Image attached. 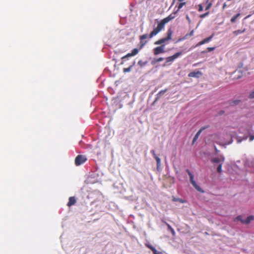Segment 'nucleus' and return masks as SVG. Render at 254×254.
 <instances>
[{
    "label": "nucleus",
    "mask_w": 254,
    "mask_h": 254,
    "mask_svg": "<svg viewBox=\"0 0 254 254\" xmlns=\"http://www.w3.org/2000/svg\"><path fill=\"white\" fill-rule=\"evenodd\" d=\"M174 18L172 15H169L168 17L162 19L158 24L157 27L153 29L149 35V38H152L153 36L156 35L160 31H161L164 27L165 24Z\"/></svg>",
    "instance_id": "1"
},
{
    "label": "nucleus",
    "mask_w": 254,
    "mask_h": 254,
    "mask_svg": "<svg viewBox=\"0 0 254 254\" xmlns=\"http://www.w3.org/2000/svg\"><path fill=\"white\" fill-rule=\"evenodd\" d=\"M186 171L189 175L190 182L194 188L199 192H204L203 190L197 185L195 181L194 180L193 174L188 169H187Z\"/></svg>",
    "instance_id": "2"
},
{
    "label": "nucleus",
    "mask_w": 254,
    "mask_h": 254,
    "mask_svg": "<svg viewBox=\"0 0 254 254\" xmlns=\"http://www.w3.org/2000/svg\"><path fill=\"white\" fill-rule=\"evenodd\" d=\"M173 32L171 29H169L168 30L167 34V36L166 37L162 38L158 41H156L154 44L155 45H161L163 44L164 43L166 42V41H168L171 39L172 35Z\"/></svg>",
    "instance_id": "3"
},
{
    "label": "nucleus",
    "mask_w": 254,
    "mask_h": 254,
    "mask_svg": "<svg viewBox=\"0 0 254 254\" xmlns=\"http://www.w3.org/2000/svg\"><path fill=\"white\" fill-rule=\"evenodd\" d=\"M87 159L85 155H78L75 158L74 163L76 166H79L87 161Z\"/></svg>",
    "instance_id": "4"
},
{
    "label": "nucleus",
    "mask_w": 254,
    "mask_h": 254,
    "mask_svg": "<svg viewBox=\"0 0 254 254\" xmlns=\"http://www.w3.org/2000/svg\"><path fill=\"white\" fill-rule=\"evenodd\" d=\"M165 45H162L160 46L157 47L153 49V54L154 55H157L161 53H165Z\"/></svg>",
    "instance_id": "5"
},
{
    "label": "nucleus",
    "mask_w": 254,
    "mask_h": 254,
    "mask_svg": "<svg viewBox=\"0 0 254 254\" xmlns=\"http://www.w3.org/2000/svg\"><path fill=\"white\" fill-rule=\"evenodd\" d=\"M182 52H177L172 56L168 57L166 59V63H171L173 62L176 59L178 58L179 56L182 55Z\"/></svg>",
    "instance_id": "6"
},
{
    "label": "nucleus",
    "mask_w": 254,
    "mask_h": 254,
    "mask_svg": "<svg viewBox=\"0 0 254 254\" xmlns=\"http://www.w3.org/2000/svg\"><path fill=\"white\" fill-rule=\"evenodd\" d=\"M151 153L153 155L154 158L156 160L157 162V170L158 171H160V166H161V160L158 156L155 153V152L154 150H151Z\"/></svg>",
    "instance_id": "7"
},
{
    "label": "nucleus",
    "mask_w": 254,
    "mask_h": 254,
    "mask_svg": "<svg viewBox=\"0 0 254 254\" xmlns=\"http://www.w3.org/2000/svg\"><path fill=\"white\" fill-rule=\"evenodd\" d=\"M148 35L147 34H143L140 36V49H141L147 43V41L144 40L147 37Z\"/></svg>",
    "instance_id": "8"
},
{
    "label": "nucleus",
    "mask_w": 254,
    "mask_h": 254,
    "mask_svg": "<svg viewBox=\"0 0 254 254\" xmlns=\"http://www.w3.org/2000/svg\"><path fill=\"white\" fill-rule=\"evenodd\" d=\"M138 52H139V50L138 49H137L136 48L133 49L132 50L131 53H128L127 55H125V56L123 57L122 58V59L124 60V59H125L126 58H129V57H132V56H134L137 55L138 54Z\"/></svg>",
    "instance_id": "9"
},
{
    "label": "nucleus",
    "mask_w": 254,
    "mask_h": 254,
    "mask_svg": "<svg viewBox=\"0 0 254 254\" xmlns=\"http://www.w3.org/2000/svg\"><path fill=\"white\" fill-rule=\"evenodd\" d=\"M214 34H212L210 36L203 39V40L200 41L199 42H198L197 45H196V46H199L200 45H202L203 44H204L206 43H208L209 42V41H210L211 40V39H212V38L213 37Z\"/></svg>",
    "instance_id": "10"
},
{
    "label": "nucleus",
    "mask_w": 254,
    "mask_h": 254,
    "mask_svg": "<svg viewBox=\"0 0 254 254\" xmlns=\"http://www.w3.org/2000/svg\"><path fill=\"white\" fill-rule=\"evenodd\" d=\"M224 159H225L224 157L222 156H221L220 157V158H218V157L213 158L211 159V162L213 163H223L224 161Z\"/></svg>",
    "instance_id": "11"
},
{
    "label": "nucleus",
    "mask_w": 254,
    "mask_h": 254,
    "mask_svg": "<svg viewBox=\"0 0 254 254\" xmlns=\"http://www.w3.org/2000/svg\"><path fill=\"white\" fill-rule=\"evenodd\" d=\"M202 73L201 72L198 71H192L190 72L188 76L190 77H199V76L201 75Z\"/></svg>",
    "instance_id": "12"
},
{
    "label": "nucleus",
    "mask_w": 254,
    "mask_h": 254,
    "mask_svg": "<svg viewBox=\"0 0 254 254\" xmlns=\"http://www.w3.org/2000/svg\"><path fill=\"white\" fill-rule=\"evenodd\" d=\"M76 202V199L74 196L69 197L68 199V202H67V205L68 207H70L75 204Z\"/></svg>",
    "instance_id": "13"
},
{
    "label": "nucleus",
    "mask_w": 254,
    "mask_h": 254,
    "mask_svg": "<svg viewBox=\"0 0 254 254\" xmlns=\"http://www.w3.org/2000/svg\"><path fill=\"white\" fill-rule=\"evenodd\" d=\"M254 220V216L253 215H250L247 218L246 220H245L244 224H248Z\"/></svg>",
    "instance_id": "14"
},
{
    "label": "nucleus",
    "mask_w": 254,
    "mask_h": 254,
    "mask_svg": "<svg viewBox=\"0 0 254 254\" xmlns=\"http://www.w3.org/2000/svg\"><path fill=\"white\" fill-rule=\"evenodd\" d=\"M172 200L174 202L178 201V202H179L180 203H182L186 202V200L183 199L182 198H176L174 196H172Z\"/></svg>",
    "instance_id": "15"
},
{
    "label": "nucleus",
    "mask_w": 254,
    "mask_h": 254,
    "mask_svg": "<svg viewBox=\"0 0 254 254\" xmlns=\"http://www.w3.org/2000/svg\"><path fill=\"white\" fill-rule=\"evenodd\" d=\"M202 131V129H199L197 132L195 134V136H194L192 140V143L193 144L197 139L198 137H199L200 134L201 133Z\"/></svg>",
    "instance_id": "16"
},
{
    "label": "nucleus",
    "mask_w": 254,
    "mask_h": 254,
    "mask_svg": "<svg viewBox=\"0 0 254 254\" xmlns=\"http://www.w3.org/2000/svg\"><path fill=\"white\" fill-rule=\"evenodd\" d=\"M164 60L163 58H159L158 59H154L151 62V64L153 65L157 63L161 62Z\"/></svg>",
    "instance_id": "17"
},
{
    "label": "nucleus",
    "mask_w": 254,
    "mask_h": 254,
    "mask_svg": "<svg viewBox=\"0 0 254 254\" xmlns=\"http://www.w3.org/2000/svg\"><path fill=\"white\" fill-rule=\"evenodd\" d=\"M193 33H194V30H192L189 33H188L183 38H182L181 40H185L186 39H187L188 38H189V37H190V36H192L193 35Z\"/></svg>",
    "instance_id": "18"
},
{
    "label": "nucleus",
    "mask_w": 254,
    "mask_h": 254,
    "mask_svg": "<svg viewBox=\"0 0 254 254\" xmlns=\"http://www.w3.org/2000/svg\"><path fill=\"white\" fill-rule=\"evenodd\" d=\"M246 31V29H244L243 30H236V31H234L233 32V34L235 35V36H237L239 34H241L242 33H244Z\"/></svg>",
    "instance_id": "19"
},
{
    "label": "nucleus",
    "mask_w": 254,
    "mask_h": 254,
    "mask_svg": "<svg viewBox=\"0 0 254 254\" xmlns=\"http://www.w3.org/2000/svg\"><path fill=\"white\" fill-rule=\"evenodd\" d=\"M240 221L242 223L244 224L245 220H243V217L241 215H239L234 219V221Z\"/></svg>",
    "instance_id": "20"
},
{
    "label": "nucleus",
    "mask_w": 254,
    "mask_h": 254,
    "mask_svg": "<svg viewBox=\"0 0 254 254\" xmlns=\"http://www.w3.org/2000/svg\"><path fill=\"white\" fill-rule=\"evenodd\" d=\"M168 89H165L164 90H161L157 94V97L159 98L163 94H164L165 92L167 91Z\"/></svg>",
    "instance_id": "21"
},
{
    "label": "nucleus",
    "mask_w": 254,
    "mask_h": 254,
    "mask_svg": "<svg viewBox=\"0 0 254 254\" xmlns=\"http://www.w3.org/2000/svg\"><path fill=\"white\" fill-rule=\"evenodd\" d=\"M240 15V13H239L237 14L236 15L234 16L231 19V22L232 23H234L236 21L237 18Z\"/></svg>",
    "instance_id": "22"
},
{
    "label": "nucleus",
    "mask_w": 254,
    "mask_h": 254,
    "mask_svg": "<svg viewBox=\"0 0 254 254\" xmlns=\"http://www.w3.org/2000/svg\"><path fill=\"white\" fill-rule=\"evenodd\" d=\"M166 225L167 226L168 229L171 232L173 235H175V232L173 228L168 224L166 223Z\"/></svg>",
    "instance_id": "23"
},
{
    "label": "nucleus",
    "mask_w": 254,
    "mask_h": 254,
    "mask_svg": "<svg viewBox=\"0 0 254 254\" xmlns=\"http://www.w3.org/2000/svg\"><path fill=\"white\" fill-rule=\"evenodd\" d=\"M147 62H143L142 61H139L138 62V64L139 65H140V66H143L145 65H146L147 64Z\"/></svg>",
    "instance_id": "24"
},
{
    "label": "nucleus",
    "mask_w": 254,
    "mask_h": 254,
    "mask_svg": "<svg viewBox=\"0 0 254 254\" xmlns=\"http://www.w3.org/2000/svg\"><path fill=\"white\" fill-rule=\"evenodd\" d=\"M132 66H133V65H130V66H129L128 67H127V68H124L123 69V71H124V72L125 73H126V72H128L130 71L131 69V68H132Z\"/></svg>",
    "instance_id": "25"
},
{
    "label": "nucleus",
    "mask_w": 254,
    "mask_h": 254,
    "mask_svg": "<svg viewBox=\"0 0 254 254\" xmlns=\"http://www.w3.org/2000/svg\"><path fill=\"white\" fill-rule=\"evenodd\" d=\"M222 164L223 163H220L217 168V171L219 173H221L222 172Z\"/></svg>",
    "instance_id": "26"
},
{
    "label": "nucleus",
    "mask_w": 254,
    "mask_h": 254,
    "mask_svg": "<svg viewBox=\"0 0 254 254\" xmlns=\"http://www.w3.org/2000/svg\"><path fill=\"white\" fill-rule=\"evenodd\" d=\"M207 3V6L205 8V10H208L212 6V2H209V1L208 2V3Z\"/></svg>",
    "instance_id": "27"
},
{
    "label": "nucleus",
    "mask_w": 254,
    "mask_h": 254,
    "mask_svg": "<svg viewBox=\"0 0 254 254\" xmlns=\"http://www.w3.org/2000/svg\"><path fill=\"white\" fill-rule=\"evenodd\" d=\"M240 101L239 100H234L233 101H232V102L230 103V104L231 105H237L239 103Z\"/></svg>",
    "instance_id": "28"
},
{
    "label": "nucleus",
    "mask_w": 254,
    "mask_h": 254,
    "mask_svg": "<svg viewBox=\"0 0 254 254\" xmlns=\"http://www.w3.org/2000/svg\"><path fill=\"white\" fill-rule=\"evenodd\" d=\"M185 4V2L180 3L178 6V9H180Z\"/></svg>",
    "instance_id": "29"
},
{
    "label": "nucleus",
    "mask_w": 254,
    "mask_h": 254,
    "mask_svg": "<svg viewBox=\"0 0 254 254\" xmlns=\"http://www.w3.org/2000/svg\"><path fill=\"white\" fill-rule=\"evenodd\" d=\"M209 12H207L204 14H202L200 15V17L201 18H204L205 17H206V16H207L209 14Z\"/></svg>",
    "instance_id": "30"
},
{
    "label": "nucleus",
    "mask_w": 254,
    "mask_h": 254,
    "mask_svg": "<svg viewBox=\"0 0 254 254\" xmlns=\"http://www.w3.org/2000/svg\"><path fill=\"white\" fill-rule=\"evenodd\" d=\"M146 246L150 249L151 251H152V250H153V249H154L155 248L154 247H153L152 245H149V244H146Z\"/></svg>",
    "instance_id": "31"
},
{
    "label": "nucleus",
    "mask_w": 254,
    "mask_h": 254,
    "mask_svg": "<svg viewBox=\"0 0 254 254\" xmlns=\"http://www.w3.org/2000/svg\"><path fill=\"white\" fill-rule=\"evenodd\" d=\"M215 49V47H208L207 48V52H211Z\"/></svg>",
    "instance_id": "32"
},
{
    "label": "nucleus",
    "mask_w": 254,
    "mask_h": 254,
    "mask_svg": "<svg viewBox=\"0 0 254 254\" xmlns=\"http://www.w3.org/2000/svg\"><path fill=\"white\" fill-rule=\"evenodd\" d=\"M249 97L251 99L254 98V91L251 92L249 95Z\"/></svg>",
    "instance_id": "33"
},
{
    "label": "nucleus",
    "mask_w": 254,
    "mask_h": 254,
    "mask_svg": "<svg viewBox=\"0 0 254 254\" xmlns=\"http://www.w3.org/2000/svg\"><path fill=\"white\" fill-rule=\"evenodd\" d=\"M154 254H160V253L157 251V250L154 248L152 251Z\"/></svg>",
    "instance_id": "34"
},
{
    "label": "nucleus",
    "mask_w": 254,
    "mask_h": 254,
    "mask_svg": "<svg viewBox=\"0 0 254 254\" xmlns=\"http://www.w3.org/2000/svg\"><path fill=\"white\" fill-rule=\"evenodd\" d=\"M198 10L199 11H201L203 10V7H202V5L201 4L198 5Z\"/></svg>",
    "instance_id": "35"
},
{
    "label": "nucleus",
    "mask_w": 254,
    "mask_h": 254,
    "mask_svg": "<svg viewBox=\"0 0 254 254\" xmlns=\"http://www.w3.org/2000/svg\"><path fill=\"white\" fill-rule=\"evenodd\" d=\"M237 72H238V73H240V75H238V76L237 77V78H238H238H241V76H242V73H241V72H240V71H235L234 72V73H237Z\"/></svg>",
    "instance_id": "36"
},
{
    "label": "nucleus",
    "mask_w": 254,
    "mask_h": 254,
    "mask_svg": "<svg viewBox=\"0 0 254 254\" xmlns=\"http://www.w3.org/2000/svg\"><path fill=\"white\" fill-rule=\"evenodd\" d=\"M254 135H251L250 136V141H253L254 140Z\"/></svg>",
    "instance_id": "37"
},
{
    "label": "nucleus",
    "mask_w": 254,
    "mask_h": 254,
    "mask_svg": "<svg viewBox=\"0 0 254 254\" xmlns=\"http://www.w3.org/2000/svg\"><path fill=\"white\" fill-rule=\"evenodd\" d=\"M214 149L216 153H218L219 152V150L217 149L216 146L214 147Z\"/></svg>",
    "instance_id": "38"
},
{
    "label": "nucleus",
    "mask_w": 254,
    "mask_h": 254,
    "mask_svg": "<svg viewBox=\"0 0 254 254\" xmlns=\"http://www.w3.org/2000/svg\"><path fill=\"white\" fill-rule=\"evenodd\" d=\"M186 18H187V19L188 20V21H189V22H190V18H189V17L188 15L186 16Z\"/></svg>",
    "instance_id": "39"
},
{
    "label": "nucleus",
    "mask_w": 254,
    "mask_h": 254,
    "mask_svg": "<svg viewBox=\"0 0 254 254\" xmlns=\"http://www.w3.org/2000/svg\"><path fill=\"white\" fill-rule=\"evenodd\" d=\"M226 4L225 3H224V4H223V9H224V8H225V7H226Z\"/></svg>",
    "instance_id": "40"
},
{
    "label": "nucleus",
    "mask_w": 254,
    "mask_h": 254,
    "mask_svg": "<svg viewBox=\"0 0 254 254\" xmlns=\"http://www.w3.org/2000/svg\"><path fill=\"white\" fill-rule=\"evenodd\" d=\"M209 0H206V3H208V1H209Z\"/></svg>",
    "instance_id": "41"
},
{
    "label": "nucleus",
    "mask_w": 254,
    "mask_h": 254,
    "mask_svg": "<svg viewBox=\"0 0 254 254\" xmlns=\"http://www.w3.org/2000/svg\"><path fill=\"white\" fill-rule=\"evenodd\" d=\"M179 1H183L184 0H178Z\"/></svg>",
    "instance_id": "42"
}]
</instances>
